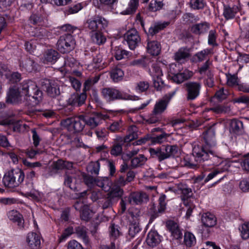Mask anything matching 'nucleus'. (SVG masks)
<instances>
[{
	"label": "nucleus",
	"mask_w": 249,
	"mask_h": 249,
	"mask_svg": "<svg viewBox=\"0 0 249 249\" xmlns=\"http://www.w3.org/2000/svg\"><path fill=\"white\" fill-rule=\"evenodd\" d=\"M205 144L202 146L195 145L193 150V154L196 163L191 160L186 161L185 165L189 168L196 169L198 163L210 160L213 165H217V160L219 158L215 155L213 148L216 146L215 132L209 129L203 134Z\"/></svg>",
	"instance_id": "f257e3e1"
},
{
	"label": "nucleus",
	"mask_w": 249,
	"mask_h": 249,
	"mask_svg": "<svg viewBox=\"0 0 249 249\" xmlns=\"http://www.w3.org/2000/svg\"><path fill=\"white\" fill-rule=\"evenodd\" d=\"M175 94V91L165 94L155 103L152 112L143 120L148 124H155L161 119V114L166 110L172 98Z\"/></svg>",
	"instance_id": "f03ea898"
},
{
	"label": "nucleus",
	"mask_w": 249,
	"mask_h": 249,
	"mask_svg": "<svg viewBox=\"0 0 249 249\" xmlns=\"http://www.w3.org/2000/svg\"><path fill=\"white\" fill-rule=\"evenodd\" d=\"M21 92L25 96V100L29 105H37L42 99V92L35 82L31 80L24 81L20 87Z\"/></svg>",
	"instance_id": "7ed1b4c3"
},
{
	"label": "nucleus",
	"mask_w": 249,
	"mask_h": 249,
	"mask_svg": "<svg viewBox=\"0 0 249 249\" xmlns=\"http://www.w3.org/2000/svg\"><path fill=\"white\" fill-rule=\"evenodd\" d=\"M149 151L152 158L161 162L177 154L178 147L176 145L167 144L156 148H150Z\"/></svg>",
	"instance_id": "20e7f679"
},
{
	"label": "nucleus",
	"mask_w": 249,
	"mask_h": 249,
	"mask_svg": "<svg viewBox=\"0 0 249 249\" xmlns=\"http://www.w3.org/2000/svg\"><path fill=\"white\" fill-rule=\"evenodd\" d=\"M24 177L23 172L20 169L12 170L5 174L2 181L6 187L15 188L23 181Z\"/></svg>",
	"instance_id": "39448f33"
},
{
	"label": "nucleus",
	"mask_w": 249,
	"mask_h": 249,
	"mask_svg": "<svg viewBox=\"0 0 249 249\" xmlns=\"http://www.w3.org/2000/svg\"><path fill=\"white\" fill-rule=\"evenodd\" d=\"M62 125L72 133H79L84 128L86 122L85 115H80L73 118H68L61 121Z\"/></svg>",
	"instance_id": "423d86ee"
},
{
	"label": "nucleus",
	"mask_w": 249,
	"mask_h": 249,
	"mask_svg": "<svg viewBox=\"0 0 249 249\" xmlns=\"http://www.w3.org/2000/svg\"><path fill=\"white\" fill-rule=\"evenodd\" d=\"M101 94L107 102L117 100H132V96L124 92L121 91L114 88H105L102 89Z\"/></svg>",
	"instance_id": "0eeeda50"
},
{
	"label": "nucleus",
	"mask_w": 249,
	"mask_h": 249,
	"mask_svg": "<svg viewBox=\"0 0 249 249\" xmlns=\"http://www.w3.org/2000/svg\"><path fill=\"white\" fill-rule=\"evenodd\" d=\"M75 45V41L71 34L61 36L56 43L57 50L62 53H68L72 50Z\"/></svg>",
	"instance_id": "6e6552de"
},
{
	"label": "nucleus",
	"mask_w": 249,
	"mask_h": 249,
	"mask_svg": "<svg viewBox=\"0 0 249 249\" xmlns=\"http://www.w3.org/2000/svg\"><path fill=\"white\" fill-rule=\"evenodd\" d=\"M107 118V115L98 112L93 113L89 116L85 115L86 125L90 129H95Z\"/></svg>",
	"instance_id": "1a4fd4ad"
},
{
	"label": "nucleus",
	"mask_w": 249,
	"mask_h": 249,
	"mask_svg": "<svg viewBox=\"0 0 249 249\" xmlns=\"http://www.w3.org/2000/svg\"><path fill=\"white\" fill-rule=\"evenodd\" d=\"M87 27L92 32L102 31L107 26V21L100 17H95L87 20Z\"/></svg>",
	"instance_id": "9d476101"
},
{
	"label": "nucleus",
	"mask_w": 249,
	"mask_h": 249,
	"mask_svg": "<svg viewBox=\"0 0 249 249\" xmlns=\"http://www.w3.org/2000/svg\"><path fill=\"white\" fill-rule=\"evenodd\" d=\"M40 84L42 89H46V91L49 96L55 98L60 95L59 86L56 83L44 79L40 81Z\"/></svg>",
	"instance_id": "9b49d317"
},
{
	"label": "nucleus",
	"mask_w": 249,
	"mask_h": 249,
	"mask_svg": "<svg viewBox=\"0 0 249 249\" xmlns=\"http://www.w3.org/2000/svg\"><path fill=\"white\" fill-rule=\"evenodd\" d=\"M185 88L187 100L192 101L199 95L201 85L197 82H189L185 84Z\"/></svg>",
	"instance_id": "f8f14e48"
},
{
	"label": "nucleus",
	"mask_w": 249,
	"mask_h": 249,
	"mask_svg": "<svg viewBox=\"0 0 249 249\" xmlns=\"http://www.w3.org/2000/svg\"><path fill=\"white\" fill-rule=\"evenodd\" d=\"M124 38L131 50L135 49L141 42L139 34L134 29L128 31L124 35Z\"/></svg>",
	"instance_id": "ddd939ff"
},
{
	"label": "nucleus",
	"mask_w": 249,
	"mask_h": 249,
	"mask_svg": "<svg viewBox=\"0 0 249 249\" xmlns=\"http://www.w3.org/2000/svg\"><path fill=\"white\" fill-rule=\"evenodd\" d=\"M86 99V93H74L71 95L67 102L68 105L73 107H79L85 104Z\"/></svg>",
	"instance_id": "4468645a"
},
{
	"label": "nucleus",
	"mask_w": 249,
	"mask_h": 249,
	"mask_svg": "<svg viewBox=\"0 0 249 249\" xmlns=\"http://www.w3.org/2000/svg\"><path fill=\"white\" fill-rule=\"evenodd\" d=\"M52 167V169L56 171L66 169L68 171H71V174H75L76 173V170L73 167V162L61 159L53 161Z\"/></svg>",
	"instance_id": "2eb2a0df"
},
{
	"label": "nucleus",
	"mask_w": 249,
	"mask_h": 249,
	"mask_svg": "<svg viewBox=\"0 0 249 249\" xmlns=\"http://www.w3.org/2000/svg\"><path fill=\"white\" fill-rule=\"evenodd\" d=\"M129 203L139 205L146 202L148 200V196L144 192H133L130 194L127 198Z\"/></svg>",
	"instance_id": "dca6fc26"
},
{
	"label": "nucleus",
	"mask_w": 249,
	"mask_h": 249,
	"mask_svg": "<svg viewBox=\"0 0 249 249\" xmlns=\"http://www.w3.org/2000/svg\"><path fill=\"white\" fill-rule=\"evenodd\" d=\"M26 242L29 247L32 249H38L40 247V236L36 233H28L26 237Z\"/></svg>",
	"instance_id": "f3484780"
},
{
	"label": "nucleus",
	"mask_w": 249,
	"mask_h": 249,
	"mask_svg": "<svg viewBox=\"0 0 249 249\" xmlns=\"http://www.w3.org/2000/svg\"><path fill=\"white\" fill-rule=\"evenodd\" d=\"M166 226L175 239L182 238V233L177 223L173 220H168L166 222Z\"/></svg>",
	"instance_id": "a211bd4d"
},
{
	"label": "nucleus",
	"mask_w": 249,
	"mask_h": 249,
	"mask_svg": "<svg viewBox=\"0 0 249 249\" xmlns=\"http://www.w3.org/2000/svg\"><path fill=\"white\" fill-rule=\"evenodd\" d=\"M240 10L241 7L240 5H234L232 7H231L228 5H224L223 15L226 20L233 19Z\"/></svg>",
	"instance_id": "6ab92c4d"
},
{
	"label": "nucleus",
	"mask_w": 249,
	"mask_h": 249,
	"mask_svg": "<svg viewBox=\"0 0 249 249\" xmlns=\"http://www.w3.org/2000/svg\"><path fill=\"white\" fill-rule=\"evenodd\" d=\"M160 242V236L157 231L151 230L148 232L146 239V242L149 247H156Z\"/></svg>",
	"instance_id": "aec40b11"
},
{
	"label": "nucleus",
	"mask_w": 249,
	"mask_h": 249,
	"mask_svg": "<svg viewBox=\"0 0 249 249\" xmlns=\"http://www.w3.org/2000/svg\"><path fill=\"white\" fill-rule=\"evenodd\" d=\"M221 160V159L219 158L218 160H216V162H218V164H219V162L222 165V167L218 168L216 169H215L214 171L210 173L207 177L204 179V182L206 183L210 181V180L212 179L214 177H215L218 174L223 172L224 171H227L230 167L229 164L226 162H223ZM217 164V165H218Z\"/></svg>",
	"instance_id": "412c9836"
},
{
	"label": "nucleus",
	"mask_w": 249,
	"mask_h": 249,
	"mask_svg": "<svg viewBox=\"0 0 249 249\" xmlns=\"http://www.w3.org/2000/svg\"><path fill=\"white\" fill-rule=\"evenodd\" d=\"M22 94V93H20L18 89L14 88H10L7 93L6 102L10 104L17 103L20 99Z\"/></svg>",
	"instance_id": "4be33fe9"
},
{
	"label": "nucleus",
	"mask_w": 249,
	"mask_h": 249,
	"mask_svg": "<svg viewBox=\"0 0 249 249\" xmlns=\"http://www.w3.org/2000/svg\"><path fill=\"white\" fill-rule=\"evenodd\" d=\"M230 131L236 135H240L244 132L243 124L242 121L234 119L231 121Z\"/></svg>",
	"instance_id": "5701e85b"
},
{
	"label": "nucleus",
	"mask_w": 249,
	"mask_h": 249,
	"mask_svg": "<svg viewBox=\"0 0 249 249\" xmlns=\"http://www.w3.org/2000/svg\"><path fill=\"white\" fill-rule=\"evenodd\" d=\"M213 54V49L207 48L196 53L193 56V59L196 62H200L205 60L209 59V57Z\"/></svg>",
	"instance_id": "b1692460"
},
{
	"label": "nucleus",
	"mask_w": 249,
	"mask_h": 249,
	"mask_svg": "<svg viewBox=\"0 0 249 249\" xmlns=\"http://www.w3.org/2000/svg\"><path fill=\"white\" fill-rule=\"evenodd\" d=\"M146 49L148 53L154 56L159 55L160 52V44L157 41L147 40Z\"/></svg>",
	"instance_id": "393cba45"
},
{
	"label": "nucleus",
	"mask_w": 249,
	"mask_h": 249,
	"mask_svg": "<svg viewBox=\"0 0 249 249\" xmlns=\"http://www.w3.org/2000/svg\"><path fill=\"white\" fill-rule=\"evenodd\" d=\"M210 28V24L207 22L195 24L191 27V31L196 35H200L207 32Z\"/></svg>",
	"instance_id": "a878e982"
},
{
	"label": "nucleus",
	"mask_w": 249,
	"mask_h": 249,
	"mask_svg": "<svg viewBox=\"0 0 249 249\" xmlns=\"http://www.w3.org/2000/svg\"><path fill=\"white\" fill-rule=\"evenodd\" d=\"M190 56L189 49L186 48L179 49L174 54V59L178 62H182Z\"/></svg>",
	"instance_id": "bb28decb"
},
{
	"label": "nucleus",
	"mask_w": 249,
	"mask_h": 249,
	"mask_svg": "<svg viewBox=\"0 0 249 249\" xmlns=\"http://www.w3.org/2000/svg\"><path fill=\"white\" fill-rule=\"evenodd\" d=\"M110 77L115 82L121 81L124 76V71L118 66L113 67L110 72Z\"/></svg>",
	"instance_id": "cd10ccee"
},
{
	"label": "nucleus",
	"mask_w": 249,
	"mask_h": 249,
	"mask_svg": "<svg viewBox=\"0 0 249 249\" xmlns=\"http://www.w3.org/2000/svg\"><path fill=\"white\" fill-rule=\"evenodd\" d=\"M138 129L135 125L130 126L127 129V134L124 137V142H129L138 138Z\"/></svg>",
	"instance_id": "c85d7f7f"
},
{
	"label": "nucleus",
	"mask_w": 249,
	"mask_h": 249,
	"mask_svg": "<svg viewBox=\"0 0 249 249\" xmlns=\"http://www.w3.org/2000/svg\"><path fill=\"white\" fill-rule=\"evenodd\" d=\"M75 233L79 238L81 239L86 244H89V240L88 235V230L83 226L75 228Z\"/></svg>",
	"instance_id": "c756f323"
},
{
	"label": "nucleus",
	"mask_w": 249,
	"mask_h": 249,
	"mask_svg": "<svg viewBox=\"0 0 249 249\" xmlns=\"http://www.w3.org/2000/svg\"><path fill=\"white\" fill-rule=\"evenodd\" d=\"M201 220L203 225L207 227H213L216 223L215 217L214 215L210 213H205L203 214L201 217Z\"/></svg>",
	"instance_id": "7c9ffc66"
},
{
	"label": "nucleus",
	"mask_w": 249,
	"mask_h": 249,
	"mask_svg": "<svg viewBox=\"0 0 249 249\" xmlns=\"http://www.w3.org/2000/svg\"><path fill=\"white\" fill-rule=\"evenodd\" d=\"M19 66L22 71L31 72L34 69V62L30 58H25L20 62Z\"/></svg>",
	"instance_id": "2f4dec72"
},
{
	"label": "nucleus",
	"mask_w": 249,
	"mask_h": 249,
	"mask_svg": "<svg viewBox=\"0 0 249 249\" xmlns=\"http://www.w3.org/2000/svg\"><path fill=\"white\" fill-rule=\"evenodd\" d=\"M108 231L110 237L113 240L117 239L122 235L120 227L113 223L109 226Z\"/></svg>",
	"instance_id": "473e14b6"
},
{
	"label": "nucleus",
	"mask_w": 249,
	"mask_h": 249,
	"mask_svg": "<svg viewBox=\"0 0 249 249\" xmlns=\"http://www.w3.org/2000/svg\"><path fill=\"white\" fill-rule=\"evenodd\" d=\"M30 23L37 26H42L44 23V19L41 14L36 12L33 13L29 18Z\"/></svg>",
	"instance_id": "72a5a7b5"
},
{
	"label": "nucleus",
	"mask_w": 249,
	"mask_h": 249,
	"mask_svg": "<svg viewBox=\"0 0 249 249\" xmlns=\"http://www.w3.org/2000/svg\"><path fill=\"white\" fill-rule=\"evenodd\" d=\"M169 24L168 22H158L151 26L148 30L149 34L152 36L163 29Z\"/></svg>",
	"instance_id": "f704fd0d"
},
{
	"label": "nucleus",
	"mask_w": 249,
	"mask_h": 249,
	"mask_svg": "<svg viewBox=\"0 0 249 249\" xmlns=\"http://www.w3.org/2000/svg\"><path fill=\"white\" fill-rule=\"evenodd\" d=\"M100 78V75H97L93 77H90L86 80L84 84L83 92L89 90L92 86L97 83Z\"/></svg>",
	"instance_id": "c9c22d12"
},
{
	"label": "nucleus",
	"mask_w": 249,
	"mask_h": 249,
	"mask_svg": "<svg viewBox=\"0 0 249 249\" xmlns=\"http://www.w3.org/2000/svg\"><path fill=\"white\" fill-rule=\"evenodd\" d=\"M101 163L103 164L101 159L94 162H90L87 167L88 171L92 174L98 175Z\"/></svg>",
	"instance_id": "e433bc0d"
},
{
	"label": "nucleus",
	"mask_w": 249,
	"mask_h": 249,
	"mask_svg": "<svg viewBox=\"0 0 249 249\" xmlns=\"http://www.w3.org/2000/svg\"><path fill=\"white\" fill-rule=\"evenodd\" d=\"M129 222L130 223H139L140 217L141 212L138 208H132L129 211Z\"/></svg>",
	"instance_id": "4c0bfd02"
},
{
	"label": "nucleus",
	"mask_w": 249,
	"mask_h": 249,
	"mask_svg": "<svg viewBox=\"0 0 249 249\" xmlns=\"http://www.w3.org/2000/svg\"><path fill=\"white\" fill-rule=\"evenodd\" d=\"M59 57L58 53L54 50H48L45 55V60L52 63H55Z\"/></svg>",
	"instance_id": "58836bf2"
},
{
	"label": "nucleus",
	"mask_w": 249,
	"mask_h": 249,
	"mask_svg": "<svg viewBox=\"0 0 249 249\" xmlns=\"http://www.w3.org/2000/svg\"><path fill=\"white\" fill-rule=\"evenodd\" d=\"M139 5V0H130L128 3L127 8L122 13L124 15H130L133 14L136 11Z\"/></svg>",
	"instance_id": "ea45409f"
},
{
	"label": "nucleus",
	"mask_w": 249,
	"mask_h": 249,
	"mask_svg": "<svg viewBox=\"0 0 249 249\" xmlns=\"http://www.w3.org/2000/svg\"><path fill=\"white\" fill-rule=\"evenodd\" d=\"M110 152L111 155L115 157L121 155L123 152L122 144L117 141L114 142L111 147Z\"/></svg>",
	"instance_id": "a19ab883"
},
{
	"label": "nucleus",
	"mask_w": 249,
	"mask_h": 249,
	"mask_svg": "<svg viewBox=\"0 0 249 249\" xmlns=\"http://www.w3.org/2000/svg\"><path fill=\"white\" fill-rule=\"evenodd\" d=\"M184 243L187 247L194 246L196 243L195 235L191 232L187 231L185 232L184 236Z\"/></svg>",
	"instance_id": "79ce46f5"
},
{
	"label": "nucleus",
	"mask_w": 249,
	"mask_h": 249,
	"mask_svg": "<svg viewBox=\"0 0 249 249\" xmlns=\"http://www.w3.org/2000/svg\"><path fill=\"white\" fill-rule=\"evenodd\" d=\"M124 194V191L120 187L113 188L107 195L115 202L121 197Z\"/></svg>",
	"instance_id": "37998d69"
},
{
	"label": "nucleus",
	"mask_w": 249,
	"mask_h": 249,
	"mask_svg": "<svg viewBox=\"0 0 249 249\" xmlns=\"http://www.w3.org/2000/svg\"><path fill=\"white\" fill-rule=\"evenodd\" d=\"M147 160V158L143 155H139L138 156L131 160V165L136 168L143 165Z\"/></svg>",
	"instance_id": "c03bdc74"
},
{
	"label": "nucleus",
	"mask_w": 249,
	"mask_h": 249,
	"mask_svg": "<svg viewBox=\"0 0 249 249\" xmlns=\"http://www.w3.org/2000/svg\"><path fill=\"white\" fill-rule=\"evenodd\" d=\"M100 31H97L93 33L91 36L93 42L98 45L103 44L106 41V37Z\"/></svg>",
	"instance_id": "a18cd8bd"
},
{
	"label": "nucleus",
	"mask_w": 249,
	"mask_h": 249,
	"mask_svg": "<svg viewBox=\"0 0 249 249\" xmlns=\"http://www.w3.org/2000/svg\"><path fill=\"white\" fill-rule=\"evenodd\" d=\"M163 6L162 0H151L148 6L149 10L155 12L161 9Z\"/></svg>",
	"instance_id": "49530a36"
},
{
	"label": "nucleus",
	"mask_w": 249,
	"mask_h": 249,
	"mask_svg": "<svg viewBox=\"0 0 249 249\" xmlns=\"http://www.w3.org/2000/svg\"><path fill=\"white\" fill-rule=\"evenodd\" d=\"M169 134L163 132L160 135L151 138V142L153 144H161L167 140Z\"/></svg>",
	"instance_id": "de8ad7c7"
},
{
	"label": "nucleus",
	"mask_w": 249,
	"mask_h": 249,
	"mask_svg": "<svg viewBox=\"0 0 249 249\" xmlns=\"http://www.w3.org/2000/svg\"><path fill=\"white\" fill-rule=\"evenodd\" d=\"M149 74L152 77V78L162 76L163 73L160 67L154 64L152 66L151 69L149 71Z\"/></svg>",
	"instance_id": "09e8293b"
},
{
	"label": "nucleus",
	"mask_w": 249,
	"mask_h": 249,
	"mask_svg": "<svg viewBox=\"0 0 249 249\" xmlns=\"http://www.w3.org/2000/svg\"><path fill=\"white\" fill-rule=\"evenodd\" d=\"M124 122L122 120L114 121L109 126L108 129L112 132L122 131L123 129Z\"/></svg>",
	"instance_id": "8fccbe9b"
},
{
	"label": "nucleus",
	"mask_w": 249,
	"mask_h": 249,
	"mask_svg": "<svg viewBox=\"0 0 249 249\" xmlns=\"http://www.w3.org/2000/svg\"><path fill=\"white\" fill-rule=\"evenodd\" d=\"M190 5L195 10L202 9L206 5V2L204 0H191Z\"/></svg>",
	"instance_id": "3c124183"
},
{
	"label": "nucleus",
	"mask_w": 249,
	"mask_h": 249,
	"mask_svg": "<svg viewBox=\"0 0 249 249\" xmlns=\"http://www.w3.org/2000/svg\"><path fill=\"white\" fill-rule=\"evenodd\" d=\"M150 62L149 59L147 58H142L132 61L131 65L145 68Z\"/></svg>",
	"instance_id": "603ef678"
},
{
	"label": "nucleus",
	"mask_w": 249,
	"mask_h": 249,
	"mask_svg": "<svg viewBox=\"0 0 249 249\" xmlns=\"http://www.w3.org/2000/svg\"><path fill=\"white\" fill-rule=\"evenodd\" d=\"M128 52L118 47L115 48L114 50V56L118 60H121L125 56H127Z\"/></svg>",
	"instance_id": "864d4df0"
},
{
	"label": "nucleus",
	"mask_w": 249,
	"mask_h": 249,
	"mask_svg": "<svg viewBox=\"0 0 249 249\" xmlns=\"http://www.w3.org/2000/svg\"><path fill=\"white\" fill-rule=\"evenodd\" d=\"M68 139L70 140V143L73 146L76 147H81L84 145L82 139L80 137L76 136L71 138V136H69Z\"/></svg>",
	"instance_id": "5fc2aeb1"
},
{
	"label": "nucleus",
	"mask_w": 249,
	"mask_h": 249,
	"mask_svg": "<svg viewBox=\"0 0 249 249\" xmlns=\"http://www.w3.org/2000/svg\"><path fill=\"white\" fill-rule=\"evenodd\" d=\"M140 231L139 223H130L128 234L131 237H134Z\"/></svg>",
	"instance_id": "6e6d98bb"
},
{
	"label": "nucleus",
	"mask_w": 249,
	"mask_h": 249,
	"mask_svg": "<svg viewBox=\"0 0 249 249\" xmlns=\"http://www.w3.org/2000/svg\"><path fill=\"white\" fill-rule=\"evenodd\" d=\"M83 8L82 4L80 3H77L73 6L69 7L65 11L66 15H70L77 13Z\"/></svg>",
	"instance_id": "4d7b16f0"
},
{
	"label": "nucleus",
	"mask_w": 249,
	"mask_h": 249,
	"mask_svg": "<svg viewBox=\"0 0 249 249\" xmlns=\"http://www.w3.org/2000/svg\"><path fill=\"white\" fill-rule=\"evenodd\" d=\"M217 38V34L215 30H212L210 31L209 35H208V43L210 45H212L213 46H217V44L216 43V40Z\"/></svg>",
	"instance_id": "13d9d810"
},
{
	"label": "nucleus",
	"mask_w": 249,
	"mask_h": 249,
	"mask_svg": "<svg viewBox=\"0 0 249 249\" xmlns=\"http://www.w3.org/2000/svg\"><path fill=\"white\" fill-rule=\"evenodd\" d=\"M173 67H176L177 66L176 65H172L170 68V72L173 75L172 76L173 80L178 84L182 83L183 82V79L182 78L181 74H180L179 72L175 73L172 71V69Z\"/></svg>",
	"instance_id": "bf43d9fd"
},
{
	"label": "nucleus",
	"mask_w": 249,
	"mask_h": 249,
	"mask_svg": "<svg viewBox=\"0 0 249 249\" xmlns=\"http://www.w3.org/2000/svg\"><path fill=\"white\" fill-rule=\"evenodd\" d=\"M101 161L103 163L107 164L109 168L110 175L113 176L116 171L114 162L112 160H109L106 159H101Z\"/></svg>",
	"instance_id": "052dcab7"
},
{
	"label": "nucleus",
	"mask_w": 249,
	"mask_h": 249,
	"mask_svg": "<svg viewBox=\"0 0 249 249\" xmlns=\"http://www.w3.org/2000/svg\"><path fill=\"white\" fill-rule=\"evenodd\" d=\"M241 234L243 239H249V222L242 225L241 230Z\"/></svg>",
	"instance_id": "680f3d73"
},
{
	"label": "nucleus",
	"mask_w": 249,
	"mask_h": 249,
	"mask_svg": "<svg viewBox=\"0 0 249 249\" xmlns=\"http://www.w3.org/2000/svg\"><path fill=\"white\" fill-rule=\"evenodd\" d=\"M69 80L71 87L76 91L80 90L81 87L80 81L75 77L70 76Z\"/></svg>",
	"instance_id": "e2e57ef3"
},
{
	"label": "nucleus",
	"mask_w": 249,
	"mask_h": 249,
	"mask_svg": "<svg viewBox=\"0 0 249 249\" xmlns=\"http://www.w3.org/2000/svg\"><path fill=\"white\" fill-rule=\"evenodd\" d=\"M166 196L165 195H162L159 199V205L158 207V212L161 213L164 211L166 208V203L165 202Z\"/></svg>",
	"instance_id": "0e129e2a"
},
{
	"label": "nucleus",
	"mask_w": 249,
	"mask_h": 249,
	"mask_svg": "<svg viewBox=\"0 0 249 249\" xmlns=\"http://www.w3.org/2000/svg\"><path fill=\"white\" fill-rule=\"evenodd\" d=\"M58 28L62 32H67V34H70L73 33L74 31L77 30V27L73 26L69 24H66L62 26L58 27Z\"/></svg>",
	"instance_id": "69168bd1"
},
{
	"label": "nucleus",
	"mask_w": 249,
	"mask_h": 249,
	"mask_svg": "<svg viewBox=\"0 0 249 249\" xmlns=\"http://www.w3.org/2000/svg\"><path fill=\"white\" fill-rule=\"evenodd\" d=\"M154 88L157 90H160L164 87V82L161 79V76L152 78Z\"/></svg>",
	"instance_id": "338daca9"
},
{
	"label": "nucleus",
	"mask_w": 249,
	"mask_h": 249,
	"mask_svg": "<svg viewBox=\"0 0 249 249\" xmlns=\"http://www.w3.org/2000/svg\"><path fill=\"white\" fill-rule=\"evenodd\" d=\"M67 249H83V248L77 241L72 240L68 242Z\"/></svg>",
	"instance_id": "774afa93"
}]
</instances>
